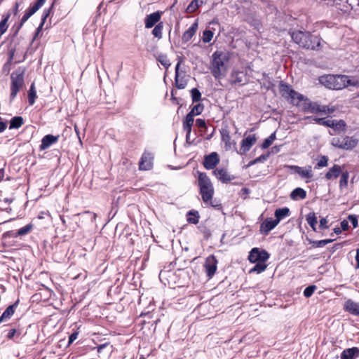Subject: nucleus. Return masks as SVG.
Wrapping results in <instances>:
<instances>
[{
	"label": "nucleus",
	"mask_w": 359,
	"mask_h": 359,
	"mask_svg": "<svg viewBox=\"0 0 359 359\" xmlns=\"http://www.w3.org/2000/svg\"><path fill=\"white\" fill-rule=\"evenodd\" d=\"M197 174L199 194L204 204L215 210H222L223 206L219 201L213 200L215 189L210 177L205 172L197 171Z\"/></svg>",
	"instance_id": "obj_1"
},
{
	"label": "nucleus",
	"mask_w": 359,
	"mask_h": 359,
	"mask_svg": "<svg viewBox=\"0 0 359 359\" xmlns=\"http://www.w3.org/2000/svg\"><path fill=\"white\" fill-rule=\"evenodd\" d=\"M289 34L292 41L303 48L316 51L321 49L323 40L318 34L306 30L290 31Z\"/></svg>",
	"instance_id": "obj_2"
},
{
	"label": "nucleus",
	"mask_w": 359,
	"mask_h": 359,
	"mask_svg": "<svg viewBox=\"0 0 359 359\" xmlns=\"http://www.w3.org/2000/svg\"><path fill=\"white\" fill-rule=\"evenodd\" d=\"M319 81L326 88L336 90H342L348 86H358L357 80L352 81L347 75H324L319 78Z\"/></svg>",
	"instance_id": "obj_3"
},
{
	"label": "nucleus",
	"mask_w": 359,
	"mask_h": 359,
	"mask_svg": "<svg viewBox=\"0 0 359 359\" xmlns=\"http://www.w3.org/2000/svg\"><path fill=\"white\" fill-rule=\"evenodd\" d=\"M210 71L216 79H219L226 76L227 73L226 64L229 62V56L222 51L216 50L213 53Z\"/></svg>",
	"instance_id": "obj_4"
},
{
	"label": "nucleus",
	"mask_w": 359,
	"mask_h": 359,
	"mask_svg": "<svg viewBox=\"0 0 359 359\" xmlns=\"http://www.w3.org/2000/svg\"><path fill=\"white\" fill-rule=\"evenodd\" d=\"M25 71V68L20 67L11 74V101L16 97L24 86Z\"/></svg>",
	"instance_id": "obj_5"
},
{
	"label": "nucleus",
	"mask_w": 359,
	"mask_h": 359,
	"mask_svg": "<svg viewBox=\"0 0 359 359\" xmlns=\"http://www.w3.org/2000/svg\"><path fill=\"white\" fill-rule=\"evenodd\" d=\"M280 93L285 99L290 100V103L296 107H300L304 95L295 91L290 85L280 81L279 83Z\"/></svg>",
	"instance_id": "obj_6"
},
{
	"label": "nucleus",
	"mask_w": 359,
	"mask_h": 359,
	"mask_svg": "<svg viewBox=\"0 0 359 359\" xmlns=\"http://www.w3.org/2000/svg\"><path fill=\"white\" fill-rule=\"evenodd\" d=\"M330 143L334 147L350 151L357 147L358 140L353 136L343 135L332 137Z\"/></svg>",
	"instance_id": "obj_7"
},
{
	"label": "nucleus",
	"mask_w": 359,
	"mask_h": 359,
	"mask_svg": "<svg viewBox=\"0 0 359 359\" xmlns=\"http://www.w3.org/2000/svg\"><path fill=\"white\" fill-rule=\"evenodd\" d=\"M270 257V254L264 249L253 248L249 254L248 259L251 263L266 262Z\"/></svg>",
	"instance_id": "obj_8"
},
{
	"label": "nucleus",
	"mask_w": 359,
	"mask_h": 359,
	"mask_svg": "<svg viewBox=\"0 0 359 359\" xmlns=\"http://www.w3.org/2000/svg\"><path fill=\"white\" fill-rule=\"evenodd\" d=\"M286 168L298 174L302 178L309 180L308 182H310L313 176L311 165L300 167L299 165H287Z\"/></svg>",
	"instance_id": "obj_9"
},
{
	"label": "nucleus",
	"mask_w": 359,
	"mask_h": 359,
	"mask_svg": "<svg viewBox=\"0 0 359 359\" xmlns=\"http://www.w3.org/2000/svg\"><path fill=\"white\" fill-rule=\"evenodd\" d=\"M305 112H311L315 114H322L323 105L316 102H311L309 99L304 96V99L301 102L299 107Z\"/></svg>",
	"instance_id": "obj_10"
},
{
	"label": "nucleus",
	"mask_w": 359,
	"mask_h": 359,
	"mask_svg": "<svg viewBox=\"0 0 359 359\" xmlns=\"http://www.w3.org/2000/svg\"><path fill=\"white\" fill-rule=\"evenodd\" d=\"M217 264L218 261L214 255H210L206 257L204 268L208 278H210L215 275L217 269Z\"/></svg>",
	"instance_id": "obj_11"
},
{
	"label": "nucleus",
	"mask_w": 359,
	"mask_h": 359,
	"mask_svg": "<svg viewBox=\"0 0 359 359\" xmlns=\"http://www.w3.org/2000/svg\"><path fill=\"white\" fill-rule=\"evenodd\" d=\"M153 156L151 153L144 151L139 162L140 170H149L153 167Z\"/></svg>",
	"instance_id": "obj_12"
},
{
	"label": "nucleus",
	"mask_w": 359,
	"mask_h": 359,
	"mask_svg": "<svg viewBox=\"0 0 359 359\" xmlns=\"http://www.w3.org/2000/svg\"><path fill=\"white\" fill-rule=\"evenodd\" d=\"M162 11H158L147 15L144 19V25L147 29H150L158 22H161Z\"/></svg>",
	"instance_id": "obj_13"
},
{
	"label": "nucleus",
	"mask_w": 359,
	"mask_h": 359,
	"mask_svg": "<svg viewBox=\"0 0 359 359\" xmlns=\"http://www.w3.org/2000/svg\"><path fill=\"white\" fill-rule=\"evenodd\" d=\"M219 162V158L217 152H212L206 155L203 161V166L207 170L214 169Z\"/></svg>",
	"instance_id": "obj_14"
},
{
	"label": "nucleus",
	"mask_w": 359,
	"mask_h": 359,
	"mask_svg": "<svg viewBox=\"0 0 359 359\" xmlns=\"http://www.w3.org/2000/svg\"><path fill=\"white\" fill-rule=\"evenodd\" d=\"M181 65V60H179L175 65V85L177 89H184L187 85V80L184 76H180V67Z\"/></svg>",
	"instance_id": "obj_15"
},
{
	"label": "nucleus",
	"mask_w": 359,
	"mask_h": 359,
	"mask_svg": "<svg viewBox=\"0 0 359 359\" xmlns=\"http://www.w3.org/2000/svg\"><path fill=\"white\" fill-rule=\"evenodd\" d=\"M257 141L256 136L255 134L253 135H249L248 137L242 140L241 142V154H245L246 152H248L252 145L255 144Z\"/></svg>",
	"instance_id": "obj_16"
},
{
	"label": "nucleus",
	"mask_w": 359,
	"mask_h": 359,
	"mask_svg": "<svg viewBox=\"0 0 359 359\" xmlns=\"http://www.w3.org/2000/svg\"><path fill=\"white\" fill-rule=\"evenodd\" d=\"M194 116L192 114V113L191 114L189 112L183 119L182 126L184 130L186 132L187 142H188L190 139L191 129L194 121Z\"/></svg>",
	"instance_id": "obj_17"
},
{
	"label": "nucleus",
	"mask_w": 359,
	"mask_h": 359,
	"mask_svg": "<svg viewBox=\"0 0 359 359\" xmlns=\"http://www.w3.org/2000/svg\"><path fill=\"white\" fill-rule=\"evenodd\" d=\"M213 175L216 178L221 181L222 183H228L234 179L227 172L226 169L224 168H217L214 170Z\"/></svg>",
	"instance_id": "obj_18"
},
{
	"label": "nucleus",
	"mask_w": 359,
	"mask_h": 359,
	"mask_svg": "<svg viewBox=\"0 0 359 359\" xmlns=\"http://www.w3.org/2000/svg\"><path fill=\"white\" fill-rule=\"evenodd\" d=\"M278 224V223L275 219L267 218L261 224L260 232L264 235H267Z\"/></svg>",
	"instance_id": "obj_19"
},
{
	"label": "nucleus",
	"mask_w": 359,
	"mask_h": 359,
	"mask_svg": "<svg viewBox=\"0 0 359 359\" xmlns=\"http://www.w3.org/2000/svg\"><path fill=\"white\" fill-rule=\"evenodd\" d=\"M59 135H53L51 134H48L45 135L42 140L41 143L39 146V149L41 151L45 150L50 147L52 144L56 143L59 139Z\"/></svg>",
	"instance_id": "obj_20"
},
{
	"label": "nucleus",
	"mask_w": 359,
	"mask_h": 359,
	"mask_svg": "<svg viewBox=\"0 0 359 359\" xmlns=\"http://www.w3.org/2000/svg\"><path fill=\"white\" fill-rule=\"evenodd\" d=\"M43 4L41 3L39 0L36 3H34V5L31 6L29 8H28L24 15L22 16L20 20L22 21V22H26L28 19L33 15Z\"/></svg>",
	"instance_id": "obj_21"
},
{
	"label": "nucleus",
	"mask_w": 359,
	"mask_h": 359,
	"mask_svg": "<svg viewBox=\"0 0 359 359\" xmlns=\"http://www.w3.org/2000/svg\"><path fill=\"white\" fill-rule=\"evenodd\" d=\"M198 29V22L196 21L194 22L187 30H186L182 36V41L183 43H187L189 41L192 37L195 35Z\"/></svg>",
	"instance_id": "obj_22"
},
{
	"label": "nucleus",
	"mask_w": 359,
	"mask_h": 359,
	"mask_svg": "<svg viewBox=\"0 0 359 359\" xmlns=\"http://www.w3.org/2000/svg\"><path fill=\"white\" fill-rule=\"evenodd\" d=\"M341 359H356L359 358V348L352 347L344 349L341 353Z\"/></svg>",
	"instance_id": "obj_23"
},
{
	"label": "nucleus",
	"mask_w": 359,
	"mask_h": 359,
	"mask_svg": "<svg viewBox=\"0 0 359 359\" xmlns=\"http://www.w3.org/2000/svg\"><path fill=\"white\" fill-rule=\"evenodd\" d=\"M344 309L354 316H359V303L351 299L347 300L344 305Z\"/></svg>",
	"instance_id": "obj_24"
},
{
	"label": "nucleus",
	"mask_w": 359,
	"mask_h": 359,
	"mask_svg": "<svg viewBox=\"0 0 359 359\" xmlns=\"http://www.w3.org/2000/svg\"><path fill=\"white\" fill-rule=\"evenodd\" d=\"M221 135V140L224 143V147L226 150L231 149V136L229 133V130L227 126L223 127L219 130Z\"/></svg>",
	"instance_id": "obj_25"
},
{
	"label": "nucleus",
	"mask_w": 359,
	"mask_h": 359,
	"mask_svg": "<svg viewBox=\"0 0 359 359\" xmlns=\"http://www.w3.org/2000/svg\"><path fill=\"white\" fill-rule=\"evenodd\" d=\"M341 172V166L337 164H334L326 172L325 177L327 180H330L332 179H337L340 175Z\"/></svg>",
	"instance_id": "obj_26"
},
{
	"label": "nucleus",
	"mask_w": 359,
	"mask_h": 359,
	"mask_svg": "<svg viewBox=\"0 0 359 359\" xmlns=\"http://www.w3.org/2000/svg\"><path fill=\"white\" fill-rule=\"evenodd\" d=\"M262 80L263 82L261 83L262 87L264 88L267 90H270L274 91L276 84L274 83L273 79L271 78L268 74L263 72Z\"/></svg>",
	"instance_id": "obj_27"
},
{
	"label": "nucleus",
	"mask_w": 359,
	"mask_h": 359,
	"mask_svg": "<svg viewBox=\"0 0 359 359\" xmlns=\"http://www.w3.org/2000/svg\"><path fill=\"white\" fill-rule=\"evenodd\" d=\"M33 228L32 224H28L26 226L20 228L17 231H8V233L13 238H17L18 236H22L27 234Z\"/></svg>",
	"instance_id": "obj_28"
},
{
	"label": "nucleus",
	"mask_w": 359,
	"mask_h": 359,
	"mask_svg": "<svg viewBox=\"0 0 359 359\" xmlns=\"http://www.w3.org/2000/svg\"><path fill=\"white\" fill-rule=\"evenodd\" d=\"M305 120H311L312 121H314L315 123L327 127L331 128L332 126V120L333 119H328L326 117L324 118H318V117H313V116H306L304 118Z\"/></svg>",
	"instance_id": "obj_29"
},
{
	"label": "nucleus",
	"mask_w": 359,
	"mask_h": 359,
	"mask_svg": "<svg viewBox=\"0 0 359 359\" xmlns=\"http://www.w3.org/2000/svg\"><path fill=\"white\" fill-rule=\"evenodd\" d=\"M290 215V209L287 207L278 208L276 210L274 215H275V220L279 224V222L285 218L286 217L289 216Z\"/></svg>",
	"instance_id": "obj_30"
},
{
	"label": "nucleus",
	"mask_w": 359,
	"mask_h": 359,
	"mask_svg": "<svg viewBox=\"0 0 359 359\" xmlns=\"http://www.w3.org/2000/svg\"><path fill=\"white\" fill-rule=\"evenodd\" d=\"M19 300H17L16 302L9 306L2 313L1 316L0 317V323L6 320L9 319L14 313L15 312V308L16 307L17 304H18Z\"/></svg>",
	"instance_id": "obj_31"
},
{
	"label": "nucleus",
	"mask_w": 359,
	"mask_h": 359,
	"mask_svg": "<svg viewBox=\"0 0 359 359\" xmlns=\"http://www.w3.org/2000/svg\"><path fill=\"white\" fill-rule=\"evenodd\" d=\"M24 124V118L20 116L13 117L9 121V129H18Z\"/></svg>",
	"instance_id": "obj_32"
},
{
	"label": "nucleus",
	"mask_w": 359,
	"mask_h": 359,
	"mask_svg": "<svg viewBox=\"0 0 359 359\" xmlns=\"http://www.w3.org/2000/svg\"><path fill=\"white\" fill-rule=\"evenodd\" d=\"M306 196V191L301 188H295L290 194V198L292 200L304 199Z\"/></svg>",
	"instance_id": "obj_33"
},
{
	"label": "nucleus",
	"mask_w": 359,
	"mask_h": 359,
	"mask_svg": "<svg viewBox=\"0 0 359 359\" xmlns=\"http://www.w3.org/2000/svg\"><path fill=\"white\" fill-rule=\"evenodd\" d=\"M11 17V13L8 12L5 15H2V18L0 21V37L7 31L8 25V22Z\"/></svg>",
	"instance_id": "obj_34"
},
{
	"label": "nucleus",
	"mask_w": 359,
	"mask_h": 359,
	"mask_svg": "<svg viewBox=\"0 0 359 359\" xmlns=\"http://www.w3.org/2000/svg\"><path fill=\"white\" fill-rule=\"evenodd\" d=\"M200 215L198 211L191 210L187 212V222L189 224H197L199 222Z\"/></svg>",
	"instance_id": "obj_35"
},
{
	"label": "nucleus",
	"mask_w": 359,
	"mask_h": 359,
	"mask_svg": "<svg viewBox=\"0 0 359 359\" xmlns=\"http://www.w3.org/2000/svg\"><path fill=\"white\" fill-rule=\"evenodd\" d=\"M203 4H205V0H192L186 11L189 13H194Z\"/></svg>",
	"instance_id": "obj_36"
},
{
	"label": "nucleus",
	"mask_w": 359,
	"mask_h": 359,
	"mask_svg": "<svg viewBox=\"0 0 359 359\" xmlns=\"http://www.w3.org/2000/svg\"><path fill=\"white\" fill-rule=\"evenodd\" d=\"M36 97L37 95L36 90L35 88V84L34 83H32L28 91V102L30 106H32L35 103Z\"/></svg>",
	"instance_id": "obj_37"
},
{
	"label": "nucleus",
	"mask_w": 359,
	"mask_h": 359,
	"mask_svg": "<svg viewBox=\"0 0 359 359\" xmlns=\"http://www.w3.org/2000/svg\"><path fill=\"white\" fill-rule=\"evenodd\" d=\"M330 128H332L334 130H341V131L345 132L346 130V123L342 119H340L339 121L333 119L332 120V126H331Z\"/></svg>",
	"instance_id": "obj_38"
},
{
	"label": "nucleus",
	"mask_w": 359,
	"mask_h": 359,
	"mask_svg": "<svg viewBox=\"0 0 359 359\" xmlns=\"http://www.w3.org/2000/svg\"><path fill=\"white\" fill-rule=\"evenodd\" d=\"M163 22H160L154 26L151 33L154 37L157 38L158 39H161L163 37Z\"/></svg>",
	"instance_id": "obj_39"
},
{
	"label": "nucleus",
	"mask_w": 359,
	"mask_h": 359,
	"mask_svg": "<svg viewBox=\"0 0 359 359\" xmlns=\"http://www.w3.org/2000/svg\"><path fill=\"white\" fill-rule=\"evenodd\" d=\"M267 264L265 262H255V265L250 270V273H260L266 270Z\"/></svg>",
	"instance_id": "obj_40"
},
{
	"label": "nucleus",
	"mask_w": 359,
	"mask_h": 359,
	"mask_svg": "<svg viewBox=\"0 0 359 359\" xmlns=\"http://www.w3.org/2000/svg\"><path fill=\"white\" fill-rule=\"evenodd\" d=\"M306 220L313 231H316L317 218L313 212H309L306 217Z\"/></svg>",
	"instance_id": "obj_41"
},
{
	"label": "nucleus",
	"mask_w": 359,
	"mask_h": 359,
	"mask_svg": "<svg viewBox=\"0 0 359 359\" xmlns=\"http://www.w3.org/2000/svg\"><path fill=\"white\" fill-rule=\"evenodd\" d=\"M341 177L339 180V188L341 189L346 188L348 187V181L349 178V172L346 170L341 172Z\"/></svg>",
	"instance_id": "obj_42"
},
{
	"label": "nucleus",
	"mask_w": 359,
	"mask_h": 359,
	"mask_svg": "<svg viewBox=\"0 0 359 359\" xmlns=\"http://www.w3.org/2000/svg\"><path fill=\"white\" fill-rule=\"evenodd\" d=\"M335 239H324L320 241L309 240V243L313 245V248H323L325 245L332 243Z\"/></svg>",
	"instance_id": "obj_43"
},
{
	"label": "nucleus",
	"mask_w": 359,
	"mask_h": 359,
	"mask_svg": "<svg viewBox=\"0 0 359 359\" xmlns=\"http://www.w3.org/2000/svg\"><path fill=\"white\" fill-rule=\"evenodd\" d=\"M269 157V154H262L260 155L259 156H258L257 158L250 161L246 165H245V167L246 168L256 164V163H263L265 161H266V159L268 158Z\"/></svg>",
	"instance_id": "obj_44"
},
{
	"label": "nucleus",
	"mask_w": 359,
	"mask_h": 359,
	"mask_svg": "<svg viewBox=\"0 0 359 359\" xmlns=\"http://www.w3.org/2000/svg\"><path fill=\"white\" fill-rule=\"evenodd\" d=\"M157 60L159 62L165 69H168L170 66V60L165 54H159L157 57Z\"/></svg>",
	"instance_id": "obj_45"
},
{
	"label": "nucleus",
	"mask_w": 359,
	"mask_h": 359,
	"mask_svg": "<svg viewBox=\"0 0 359 359\" xmlns=\"http://www.w3.org/2000/svg\"><path fill=\"white\" fill-rule=\"evenodd\" d=\"M275 140H276V133H273L263 141V142L262 144V148L267 149L272 144L273 142Z\"/></svg>",
	"instance_id": "obj_46"
},
{
	"label": "nucleus",
	"mask_w": 359,
	"mask_h": 359,
	"mask_svg": "<svg viewBox=\"0 0 359 359\" xmlns=\"http://www.w3.org/2000/svg\"><path fill=\"white\" fill-rule=\"evenodd\" d=\"M191 96L193 102H197L201 100V93L196 88L191 90Z\"/></svg>",
	"instance_id": "obj_47"
},
{
	"label": "nucleus",
	"mask_w": 359,
	"mask_h": 359,
	"mask_svg": "<svg viewBox=\"0 0 359 359\" xmlns=\"http://www.w3.org/2000/svg\"><path fill=\"white\" fill-rule=\"evenodd\" d=\"M53 7H54V3H53L49 8L43 10L42 15H41V23L42 25L45 24L46 19L50 15Z\"/></svg>",
	"instance_id": "obj_48"
},
{
	"label": "nucleus",
	"mask_w": 359,
	"mask_h": 359,
	"mask_svg": "<svg viewBox=\"0 0 359 359\" xmlns=\"http://www.w3.org/2000/svg\"><path fill=\"white\" fill-rule=\"evenodd\" d=\"M213 32L210 29H206L203 33L202 40L204 43H209L213 38Z\"/></svg>",
	"instance_id": "obj_49"
},
{
	"label": "nucleus",
	"mask_w": 359,
	"mask_h": 359,
	"mask_svg": "<svg viewBox=\"0 0 359 359\" xmlns=\"http://www.w3.org/2000/svg\"><path fill=\"white\" fill-rule=\"evenodd\" d=\"M203 109H204L203 104H197L194 105L191 108V109L189 111V113H191V114L192 113V114L194 116H197V115L201 114L203 112Z\"/></svg>",
	"instance_id": "obj_50"
},
{
	"label": "nucleus",
	"mask_w": 359,
	"mask_h": 359,
	"mask_svg": "<svg viewBox=\"0 0 359 359\" xmlns=\"http://www.w3.org/2000/svg\"><path fill=\"white\" fill-rule=\"evenodd\" d=\"M25 24V22H22V20H20V22L18 23H15L13 25V26L12 27V32H13V37H15L18 36L20 29L22 28V27L23 26V25Z\"/></svg>",
	"instance_id": "obj_51"
},
{
	"label": "nucleus",
	"mask_w": 359,
	"mask_h": 359,
	"mask_svg": "<svg viewBox=\"0 0 359 359\" xmlns=\"http://www.w3.org/2000/svg\"><path fill=\"white\" fill-rule=\"evenodd\" d=\"M22 3V0H16L15 2L13 7L12 8L11 11H9L11 14H13L14 15H17L20 11V6Z\"/></svg>",
	"instance_id": "obj_52"
},
{
	"label": "nucleus",
	"mask_w": 359,
	"mask_h": 359,
	"mask_svg": "<svg viewBox=\"0 0 359 359\" xmlns=\"http://www.w3.org/2000/svg\"><path fill=\"white\" fill-rule=\"evenodd\" d=\"M328 158L326 156H322L320 159L317 163L316 168H323L327 165Z\"/></svg>",
	"instance_id": "obj_53"
},
{
	"label": "nucleus",
	"mask_w": 359,
	"mask_h": 359,
	"mask_svg": "<svg viewBox=\"0 0 359 359\" xmlns=\"http://www.w3.org/2000/svg\"><path fill=\"white\" fill-rule=\"evenodd\" d=\"M319 228L321 230L327 229L329 228L328 221L326 217H321L319 221Z\"/></svg>",
	"instance_id": "obj_54"
},
{
	"label": "nucleus",
	"mask_w": 359,
	"mask_h": 359,
	"mask_svg": "<svg viewBox=\"0 0 359 359\" xmlns=\"http://www.w3.org/2000/svg\"><path fill=\"white\" fill-rule=\"evenodd\" d=\"M348 221L351 222L354 229L356 228L358 225V217L355 215H348Z\"/></svg>",
	"instance_id": "obj_55"
},
{
	"label": "nucleus",
	"mask_w": 359,
	"mask_h": 359,
	"mask_svg": "<svg viewBox=\"0 0 359 359\" xmlns=\"http://www.w3.org/2000/svg\"><path fill=\"white\" fill-rule=\"evenodd\" d=\"M323 111H322V114L329 115V114L334 113L336 109L333 106L323 105Z\"/></svg>",
	"instance_id": "obj_56"
},
{
	"label": "nucleus",
	"mask_w": 359,
	"mask_h": 359,
	"mask_svg": "<svg viewBox=\"0 0 359 359\" xmlns=\"http://www.w3.org/2000/svg\"><path fill=\"white\" fill-rule=\"evenodd\" d=\"M196 125L198 128H203L204 130L208 131V126H207V124H206V122H205V119L197 118L196 120Z\"/></svg>",
	"instance_id": "obj_57"
},
{
	"label": "nucleus",
	"mask_w": 359,
	"mask_h": 359,
	"mask_svg": "<svg viewBox=\"0 0 359 359\" xmlns=\"http://www.w3.org/2000/svg\"><path fill=\"white\" fill-rule=\"evenodd\" d=\"M44 25H42L41 22L39 24V25L38 26V27L35 30V33H34V35L33 36V39H32V42L34 41H35L39 36L40 33L42 31V29H43V27Z\"/></svg>",
	"instance_id": "obj_58"
},
{
	"label": "nucleus",
	"mask_w": 359,
	"mask_h": 359,
	"mask_svg": "<svg viewBox=\"0 0 359 359\" xmlns=\"http://www.w3.org/2000/svg\"><path fill=\"white\" fill-rule=\"evenodd\" d=\"M11 62L9 61H6L4 66H3V68H2V71L4 73L8 74L10 72V69H11Z\"/></svg>",
	"instance_id": "obj_59"
},
{
	"label": "nucleus",
	"mask_w": 359,
	"mask_h": 359,
	"mask_svg": "<svg viewBox=\"0 0 359 359\" xmlns=\"http://www.w3.org/2000/svg\"><path fill=\"white\" fill-rule=\"evenodd\" d=\"M341 229L342 231H347L348 229V221L346 219H344L341 222Z\"/></svg>",
	"instance_id": "obj_60"
},
{
	"label": "nucleus",
	"mask_w": 359,
	"mask_h": 359,
	"mask_svg": "<svg viewBox=\"0 0 359 359\" xmlns=\"http://www.w3.org/2000/svg\"><path fill=\"white\" fill-rule=\"evenodd\" d=\"M79 333L74 332L69 337V344H72L74 341H75L78 337Z\"/></svg>",
	"instance_id": "obj_61"
},
{
	"label": "nucleus",
	"mask_w": 359,
	"mask_h": 359,
	"mask_svg": "<svg viewBox=\"0 0 359 359\" xmlns=\"http://www.w3.org/2000/svg\"><path fill=\"white\" fill-rule=\"evenodd\" d=\"M6 128H7V122L6 121H0V133L5 131Z\"/></svg>",
	"instance_id": "obj_62"
},
{
	"label": "nucleus",
	"mask_w": 359,
	"mask_h": 359,
	"mask_svg": "<svg viewBox=\"0 0 359 359\" xmlns=\"http://www.w3.org/2000/svg\"><path fill=\"white\" fill-rule=\"evenodd\" d=\"M250 194V189L246 187H243L241 190V194L242 196H248Z\"/></svg>",
	"instance_id": "obj_63"
},
{
	"label": "nucleus",
	"mask_w": 359,
	"mask_h": 359,
	"mask_svg": "<svg viewBox=\"0 0 359 359\" xmlns=\"http://www.w3.org/2000/svg\"><path fill=\"white\" fill-rule=\"evenodd\" d=\"M316 289V286L315 285H311L306 287L304 292H313Z\"/></svg>",
	"instance_id": "obj_64"
}]
</instances>
